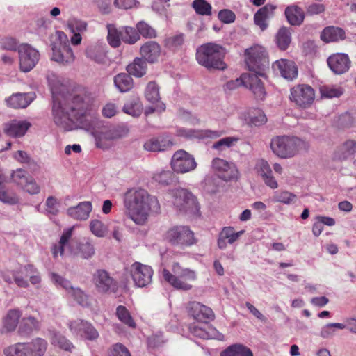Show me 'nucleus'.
Segmentation results:
<instances>
[{
  "mask_svg": "<svg viewBox=\"0 0 356 356\" xmlns=\"http://www.w3.org/2000/svg\"><path fill=\"white\" fill-rule=\"evenodd\" d=\"M189 329L194 336L203 339L216 338L218 334L217 330L208 323H204V327L191 325Z\"/></svg>",
  "mask_w": 356,
  "mask_h": 356,
  "instance_id": "f704fd0d",
  "label": "nucleus"
},
{
  "mask_svg": "<svg viewBox=\"0 0 356 356\" xmlns=\"http://www.w3.org/2000/svg\"><path fill=\"white\" fill-rule=\"evenodd\" d=\"M19 68L24 72H30L40 60L39 51L28 44H24L18 48Z\"/></svg>",
  "mask_w": 356,
  "mask_h": 356,
  "instance_id": "4468645a",
  "label": "nucleus"
},
{
  "mask_svg": "<svg viewBox=\"0 0 356 356\" xmlns=\"http://www.w3.org/2000/svg\"><path fill=\"white\" fill-rule=\"evenodd\" d=\"M319 92L321 97H339L343 95V89L340 86L322 85L319 87Z\"/></svg>",
  "mask_w": 356,
  "mask_h": 356,
  "instance_id": "09e8293b",
  "label": "nucleus"
},
{
  "mask_svg": "<svg viewBox=\"0 0 356 356\" xmlns=\"http://www.w3.org/2000/svg\"><path fill=\"white\" fill-rule=\"evenodd\" d=\"M175 178L174 173L170 170H162L154 175L153 179L159 184L167 186L170 184Z\"/></svg>",
  "mask_w": 356,
  "mask_h": 356,
  "instance_id": "4d7b16f0",
  "label": "nucleus"
},
{
  "mask_svg": "<svg viewBox=\"0 0 356 356\" xmlns=\"http://www.w3.org/2000/svg\"><path fill=\"white\" fill-rule=\"evenodd\" d=\"M285 15L288 22L292 26L300 25L305 19L304 11L297 6H288L285 9Z\"/></svg>",
  "mask_w": 356,
  "mask_h": 356,
  "instance_id": "c9c22d12",
  "label": "nucleus"
},
{
  "mask_svg": "<svg viewBox=\"0 0 356 356\" xmlns=\"http://www.w3.org/2000/svg\"><path fill=\"white\" fill-rule=\"evenodd\" d=\"M31 356H43L47 350V342L41 338H37L29 343Z\"/></svg>",
  "mask_w": 356,
  "mask_h": 356,
  "instance_id": "3c124183",
  "label": "nucleus"
},
{
  "mask_svg": "<svg viewBox=\"0 0 356 356\" xmlns=\"http://www.w3.org/2000/svg\"><path fill=\"white\" fill-rule=\"evenodd\" d=\"M296 195L286 191L275 192L273 197L275 202L289 204L295 201Z\"/></svg>",
  "mask_w": 356,
  "mask_h": 356,
  "instance_id": "6e6d98bb",
  "label": "nucleus"
},
{
  "mask_svg": "<svg viewBox=\"0 0 356 356\" xmlns=\"http://www.w3.org/2000/svg\"><path fill=\"white\" fill-rule=\"evenodd\" d=\"M74 226L63 230L58 244H54L51 252L54 258L58 254L63 256L65 251L73 257L89 259L95 254V249L92 241L88 238L78 241L73 238Z\"/></svg>",
  "mask_w": 356,
  "mask_h": 356,
  "instance_id": "7ed1b4c3",
  "label": "nucleus"
},
{
  "mask_svg": "<svg viewBox=\"0 0 356 356\" xmlns=\"http://www.w3.org/2000/svg\"><path fill=\"white\" fill-rule=\"evenodd\" d=\"M164 240L171 245L182 249L190 247L197 243L194 232L189 227L175 225L169 228L163 235Z\"/></svg>",
  "mask_w": 356,
  "mask_h": 356,
  "instance_id": "6e6552de",
  "label": "nucleus"
},
{
  "mask_svg": "<svg viewBox=\"0 0 356 356\" xmlns=\"http://www.w3.org/2000/svg\"><path fill=\"white\" fill-rule=\"evenodd\" d=\"M114 84L121 92H126L132 89L134 81L129 73H120L115 76Z\"/></svg>",
  "mask_w": 356,
  "mask_h": 356,
  "instance_id": "58836bf2",
  "label": "nucleus"
},
{
  "mask_svg": "<svg viewBox=\"0 0 356 356\" xmlns=\"http://www.w3.org/2000/svg\"><path fill=\"white\" fill-rule=\"evenodd\" d=\"M137 32L145 38H154L156 36L154 29L144 22H140L136 25Z\"/></svg>",
  "mask_w": 356,
  "mask_h": 356,
  "instance_id": "bf43d9fd",
  "label": "nucleus"
},
{
  "mask_svg": "<svg viewBox=\"0 0 356 356\" xmlns=\"http://www.w3.org/2000/svg\"><path fill=\"white\" fill-rule=\"evenodd\" d=\"M31 123L26 121L13 120L5 124V133L12 137L23 136L31 127Z\"/></svg>",
  "mask_w": 356,
  "mask_h": 356,
  "instance_id": "7c9ffc66",
  "label": "nucleus"
},
{
  "mask_svg": "<svg viewBox=\"0 0 356 356\" xmlns=\"http://www.w3.org/2000/svg\"><path fill=\"white\" fill-rule=\"evenodd\" d=\"M175 143L168 136H159L147 140L143 145L145 150L149 152H163L174 145Z\"/></svg>",
  "mask_w": 356,
  "mask_h": 356,
  "instance_id": "b1692460",
  "label": "nucleus"
},
{
  "mask_svg": "<svg viewBox=\"0 0 356 356\" xmlns=\"http://www.w3.org/2000/svg\"><path fill=\"white\" fill-rule=\"evenodd\" d=\"M273 153L282 159L291 158L309 149V144L298 137L280 136L273 138L270 143Z\"/></svg>",
  "mask_w": 356,
  "mask_h": 356,
  "instance_id": "20e7f679",
  "label": "nucleus"
},
{
  "mask_svg": "<svg viewBox=\"0 0 356 356\" xmlns=\"http://www.w3.org/2000/svg\"><path fill=\"white\" fill-rule=\"evenodd\" d=\"M275 70H278L282 77L293 80L298 76V67L294 62L282 59L273 64Z\"/></svg>",
  "mask_w": 356,
  "mask_h": 356,
  "instance_id": "bb28decb",
  "label": "nucleus"
},
{
  "mask_svg": "<svg viewBox=\"0 0 356 356\" xmlns=\"http://www.w3.org/2000/svg\"><path fill=\"white\" fill-rule=\"evenodd\" d=\"M11 179L14 183L22 187L31 195L38 194L40 191V187L35 180L23 169L19 168L13 171Z\"/></svg>",
  "mask_w": 356,
  "mask_h": 356,
  "instance_id": "a211bd4d",
  "label": "nucleus"
},
{
  "mask_svg": "<svg viewBox=\"0 0 356 356\" xmlns=\"http://www.w3.org/2000/svg\"><path fill=\"white\" fill-rule=\"evenodd\" d=\"M121 29L122 33V42L129 44H133L140 39V35L135 29L130 26H125L122 27Z\"/></svg>",
  "mask_w": 356,
  "mask_h": 356,
  "instance_id": "864d4df0",
  "label": "nucleus"
},
{
  "mask_svg": "<svg viewBox=\"0 0 356 356\" xmlns=\"http://www.w3.org/2000/svg\"><path fill=\"white\" fill-rule=\"evenodd\" d=\"M179 135L189 138L216 139L224 134L223 131H213L210 129H179Z\"/></svg>",
  "mask_w": 356,
  "mask_h": 356,
  "instance_id": "a878e982",
  "label": "nucleus"
},
{
  "mask_svg": "<svg viewBox=\"0 0 356 356\" xmlns=\"http://www.w3.org/2000/svg\"><path fill=\"white\" fill-rule=\"evenodd\" d=\"M245 63L250 71L266 78V70L269 67L267 52L264 48L255 46L245 51Z\"/></svg>",
  "mask_w": 356,
  "mask_h": 356,
  "instance_id": "1a4fd4ad",
  "label": "nucleus"
},
{
  "mask_svg": "<svg viewBox=\"0 0 356 356\" xmlns=\"http://www.w3.org/2000/svg\"><path fill=\"white\" fill-rule=\"evenodd\" d=\"M129 273L136 286L145 287L152 282L154 270L150 266L136 261L129 267Z\"/></svg>",
  "mask_w": 356,
  "mask_h": 356,
  "instance_id": "ddd939ff",
  "label": "nucleus"
},
{
  "mask_svg": "<svg viewBox=\"0 0 356 356\" xmlns=\"http://www.w3.org/2000/svg\"><path fill=\"white\" fill-rule=\"evenodd\" d=\"M51 278L54 282L65 289L67 293L79 305L82 306H87L88 305V296L79 288L72 287L69 280L56 273H52Z\"/></svg>",
  "mask_w": 356,
  "mask_h": 356,
  "instance_id": "aec40b11",
  "label": "nucleus"
},
{
  "mask_svg": "<svg viewBox=\"0 0 356 356\" xmlns=\"http://www.w3.org/2000/svg\"><path fill=\"white\" fill-rule=\"evenodd\" d=\"M211 166L218 177L225 181L237 180L239 177L236 165L225 159L218 157L213 159Z\"/></svg>",
  "mask_w": 356,
  "mask_h": 356,
  "instance_id": "2eb2a0df",
  "label": "nucleus"
},
{
  "mask_svg": "<svg viewBox=\"0 0 356 356\" xmlns=\"http://www.w3.org/2000/svg\"><path fill=\"white\" fill-rule=\"evenodd\" d=\"M192 7L198 15L209 16L212 14V7L206 0H194Z\"/></svg>",
  "mask_w": 356,
  "mask_h": 356,
  "instance_id": "5fc2aeb1",
  "label": "nucleus"
},
{
  "mask_svg": "<svg viewBox=\"0 0 356 356\" xmlns=\"http://www.w3.org/2000/svg\"><path fill=\"white\" fill-rule=\"evenodd\" d=\"M275 7L270 4H267L258 10L254 14V21L256 25L259 26L261 31H264L268 24L266 20L273 15Z\"/></svg>",
  "mask_w": 356,
  "mask_h": 356,
  "instance_id": "72a5a7b5",
  "label": "nucleus"
},
{
  "mask_svg": "<svg viewBox=\"0 0 356 356\" xmlns=\"http://www.w3.org/2000/svg\"><path fill=\"white\" fill-rule=\"evenodd\" d=\"M225 49L220 45L214 43H207L201 45L196 52V59L198 63L208 70H224L226 64L223 59Z\"/></svg>",
  "mask_w": 356,
  "mask_h": 356,
  "instance_id": "39448f33",
  "label": "nucleus"
},
{
  "mask_svg": "<svg viewBox=\"0 0 356 356\" xmlns=\"http://www.w3.org/2000/svg\"><path fill=\"white\" fill-rule=\"evenodd\" d=\"M146 63L142 58H136L131 63L127 66V71L130 75L141 77L146 73Z\"/></svg>",
  "mask_w": 356,
  "mask_h": 356,
  "instance_id": "79ce46f5",
  "label": "nucleus"
},
{
  "mask_svg": "<svg viewBox=\"0 0 356 356\" xmlns=\"http://www.w3.org/2000/svg\"><path fill=\"white\" fill-rule=\"evenodd\" d=\"M187 311L195 320L204 323H208L213 320L215 316L211 308L196 301L190 302L188 304Z\"/></svg>",
  "mask_w": 356,
  "mask_h": 356,
  "instance_id": "412c9836",
  "label": "nucleus"
},
{
  "mask_svg": "<svg viewBox=\"0 0 356 356\" xmlns=\"http://www.w3.org/2000/svg\"><path fill=\"white\" fill-rule=\"evenodd\" d=\"M92 282L100 293H115L118 289V282L104 269H97L92 275Z\"/></svg>",
  "mask_w": 356,
  "mask_h": 356,
  "instance_id": "f8f14e48",
  "label": "nucleus"
},
{
  "mask_svg": "<svg viewBox=\"0 0 356 356\" xmlns=\"http://www.w3.org/2000/svg\"><path fill=\"white\" fill-rule=\"evenodd\" d=\"M218 18L221 22L228 24L234 22L236 16L232 10L224 9L219 12Z\"/></svg>",
  "mask_w": 356,
  "mask_h": 356,
  "instance_id": "774afa93",
  "label": "nucleus"
},
{
  "mask_svg": "<svg viewBox=\"0 0 356 356\" xmlns=\"http://www.w3.org/2000/svg\"><path fill=\"white\" fill-rule=\"evenodd\" d=\"M238 140L236 137H225L214 143L212 148L218 151H223L226 148L232 147Z\"/></svg>",
  "mask_w": 356,
  "mask_h": 356,
  "instance_id": "052dcab7",
  "label": "nucleus"
},
{
  "mask_svg": "<svg viewBox=\"0 0 356 356\" xmlns=\"http://www.w3.org/2000/svg\"><path fill=\"white\" fill-rule=\"evenodd\" d=\"M70 331L76 334H79L90 341H95L99 337V332L95 327L88 321L76 319L69 323Z\"/></svg>",
  "mask_w": 356,
  "mask_h": 356,
  "instance_id": "6ab92c4d",
  "label": "nucleus"
},
{
  "mask_svg": "<svg viewBox=\"0 0 356 356\" xmlns=\"http://www.w3.org/2000/svg\"><path fill=\"white\" fill-rule=\"evenodd\" d=\"M289 99L300 108L310 107L315 99L313 88L307 84H298L290 90Z\"/></svg>",
  "mask_w": 356,
  "mask_h": 356,
  "instance_id": "9d476101",
  "label": "nucleus"
},
{
  "mask_svg": "<svg viewBox=\"0 0 356 356\" xmlns=\"http://www.w3.org/2000/svg\"><path fill=\"white\" fill-rule=\"evenodd\" d=\"M90 228L92 233L98 237L104 236L106 231L105 225L99 220H91Z\"/></svg>",
  "mask_w": 356,
  "mask_h": 356,
  "instance_id": "e2e57ef3",
  "label": "nucleus"
},
{
  "mask_svg": "<svg viewBox=\"0 0 356 356\" xmlns=\"http://www.w3.org/2000/svg\"><path fill=\"white\" fill-rule=\"evenodd\" d=\"M345 38L344 30L333 26L325 27L321 33V39L325 42H339Z\"/></svg>",
  "mask_w": 356,
  "mask_h": 356,
  "instance_id": "473e14b6",
  "label": "nucleus"
},
{
  "mask_svg": "<svg viewBox=\"0 0 356 356\" xmlns=\"http://www.w3.org/2000/svg\"><path fill=\"white\" fill-rule=\"evenodd\" d=\"M327 65L334 73L342 74L349 70L350 60L347 54L337 53L329 56Z\"/></svg>",
  "mask_w": 356,
  "mask_h": 356,
  "instance_id": "4be33fe9",
  "label": "nucleus"
},
{
  "mask_svg": "<svg viewBox=\"0 0 356 356\" xmlns=\"http://www.w3.org/2000/svg\"><path fill=\"white\" fill-rule=\"evenodd\" d=\"M173 204L180 211L193 214L199 211V205L196 197L184 188H179L175 191Z\"/></svg>",
  "mask_w": 356,
  "mask_h": 356,
  "instance_id": "9b49d317",
  "label": "nucleus"
},
{
  "mask_svg": "<svg viewBox=\"0 0 356 356\" xmlns=\"http://www.w3.org/2000/svg\"><path fill=\"white\" fill-rule=\"evenodd\" d=\"M356 153V141L348 140L338 147L334 153V156L339 160H344Z\"/></svg>",
  "mask_w": 356,
  "mask_h": 356,
  "instance_id": "4c0bfd02",
  "label": "nucleus"
},
{
  "mask_svg": "<svg viewBox=\"0 0 356 356\" xmlns=\"http://www.w3.org/2000/svg\"><path fill=\"white\" fill-rule=\"evenodd\" d=\"M46 211L52 215H56L58 212V202L53 196L49 197L46 200Z\"/></svg>",
  "mask_w": 356,
  "mask_h": 356,
  "instance_id": "338daca9",
  "label": "nucleus"
},
{
  "mask_svg": "<svg viewBox=\"0 0 356 356\" xmlns=\"http://www.w3.org/2000/svg\"><path fill=\"white\" fill-rule=\"evenodd\" d=\"M244 233L243 230L235 232L232 227H225L219 233L217 241L218 247L221 249H225L227 244H233L238 240L239 237Z\"/></svg>",
  "mask_w": 356,
  "mask_h": 356,
  "instance_id": "c85d7f7f",
  "label": "nucleus"
},
{
  "mask_svg": "<svg viewBox=\"0 0 356 356\" xmlns=\"http://www.w3.org/2000/svg\"><path fill=\"white\" fill-rule=\"evenodd\" d=\"M92 102L90 94L85 88L79 90L69 105L54 104L53 115L56 124L65 130L72 129L75 123H83Z\"/></svg>",
  "mask_w": 356,
  "mask_h": 356,
  "instance_id": "f03ea898",
  "label": "nucleus"
},
{
  "mask_svg": "<svg viewBox=\"0 0 356 356\" xmlns=\"http://www.w3.org/2000/svg\"><path fill=\"white\" fill-rule=\"evenodd\" d=\"M257 74H248L245 76V86L253 92L257 99H264L266 96V90L263 82Z\"/></svg>",
  "mask_w": 356,
  "mask_h": 356,
  "instance_id": "cd10ccee",
  "label": "nucleus"
},
{
  "mask_svg": "<svg viewBox=\"0 0 356 356\" xmlns=\"http://www.w3.org/2000/svg\"><path fill=\"white\" fill-rule=\"evenodd\" d=\"M172 270L178 275H173L167 269H163L162 271L163 280L177 290H191L193 287L191 282H195L197 279L195 272L188 268L181 269V266L177 262L172 264Z\"/></svg>",
  "mask_w": 356,
  "mask_h": 356,
  "instance_id": "0eeeda50",
  "label": "nucleus"
},
{
  "mask_svg": "<svg viewBox=\"0 0 356 356\" xmlns=\"http://www.w3.org/2000/svg\"><path fill=\"white\" fill-rule=\"evenodd\" d=\"M107 40L108 44L113 48L119 47L122 41V29H117L113 24H108Z\"/></svg>",
  "mask_w": 356,
  "mask_h": 356,
  "instance_id": "c03bdc74",
  "label": "nucleus"
},
{
  "mask_svg": "<svg viewBox=\"0 0 356 356\" xmlns=\"http://www.w3.org/2000/svg\"><path fill=\"white\" fill-rule=\"evenodd\" d=\"M161 53V46L155 41L145 42L140 49L141 58L146 62L154 63L158 61Z\"/></svg>",
  "mask_w": 356,
  "mask_h": 356,
  "instance_id": "393cba45",
  "label": "nucleus"
},
{
  "mask_svg": "<svg viewBox=\"0 0 356 356\" xmlns=\"http://www.w3.org/2000/svg\"><path fill=\"white\" fill-rule=\"evenodd\" d=\"M291 41V33L286 27H282L276 35V43L281 50H286Z\"/></svg>",
  "mask_w": 356,
  "mask_h": 356,
  "instance_id": "a18cd8bd",
  "label": "nucleus"
},
{
  "mask_svg": "<svg viewBox=\"0 0 356 356\" xmlns=\"http://www.w3.org/2000/svg\"><path fill=\"white\" fill-rule=\"evenodd\" d=\"M197 163L194 157L185 150L175 152L172 157L171 167L177 173H186L195 169Z\"/></svg>",
  "mask_w": 356,
  "mask_h": 356,
  "instance_id": "dca6fc26",
  "label": "nucleus"
},
{
  "mask_svg": "<svg viewBox=\"0 0 356 356\" xmlns=\"http://www.w3.org/2000/svg\"><path fill=\"white\" fill-rule=\"evenodd\" d=\"M51 343L65 351L72 352L75 348V346L65 337L59 334H54Z\"/></svg>",
  "mask_w": 356,
  "mask_h": 356,
  "instance_id": "603ef678",
  "label": "nucleus"
},
{
  "mask_svg": "<svg viewBox=\"0 0 356 356\" xmlns=\"http://www.w3.org/2000/svg\"><path fill=\"white\" fill-rule=\"evenodd\" d=\"M145 97L146 99L152 104L159 102L160 99L159 87L155 81H150L147 83Z\"/></svg>",
  "mask_w": 356,
  "mask_h": 356,
  "instance_id": "8fccbe9b",
  "label": "nucleus"
},
{
  "mask_svg": "<svg viewBox=\"0 0 356 356\" xmlns=\"http://www.w3.org/2000/svg\"><path fill=\"white\" fill-rule=\"evenodd\" d=\"M3 280L11 284L13 282L21 288L29 287V282L25 277H29V280L32 284H38L41 282V277L37 268L32 264L20 266L16 270H6L1 272Z\"/></svg>",
  "mask_w": 356,
  "mask_h": 356,
  "instance_id": "423d86ee",
  "label": "nucleus"
},
{
  "mask_svg": "<svg viewBox=\"0 0 356 356\" xmlns=\"http://www.w3.org/2000/svg\"><path fill=\"white\" fill-rule=\"evenodd\" d=\"M92 206L90 202L86 201L79 203L77 206L67 209V214L76 220H86L88 218Z\"/></svg>",
  "mask_w": 356,
  "mask_h": 356,
  "instance_id": "2f4dec72",
  "label": "nucleus"
},
{
  "mask_svg": "<svg viewBox=\"0 0 356 356\" xmlns=\"http://www.w3.org/2000/svg\"><path fill=\"white\" fill-rule=\"evenodd\" d=\"M220 356H253L252 350L241 344H234L220 353Z\"/></svg>",
  "mask_w": 356,
  "mask_h": 356,
  "instance_id": "37998d69",
  "label": "nucleus"
},
{
  "mask_svg": "<svg viewBox=\"0 0 356 356\" xmlns=\"http://www.w3.org/2000/svg\"><path fill=\"white\" fill-rule=\"evenodd\" d=\"M0 201L9 204H16L19 202V197L15 193L6 191L4 186L0 182Z\"/></svg>",
  "mask_w": 356,
  "mask_h": 356,
  "instance_id": "680f3d73",
  "label": "nucleus"
},
{
  "mask_svg": "<svg viewBox=\"0 0 356 356\" xmlns=\"http://www.w3.org/2000/svg\"><path fill=\"white\" fill-rule=\"evenodd\" d=\"M123 111L134 117L139 116L143 111V104L138 98L129 100L123 106Z\"/></svg>",
  "mask_w": 356,
  "mask_h": 356,
  "instance_id": "de8ad7c7",
  "label": "nucleus"
},
{
  "mask_svg": "<svg viewBox=\"0 0 356 356\" xmlns=\"http://www.w3.org/2000/svg\"><path fill=\"white\" fill-rule=\"evenodd\" d=\"M21 315V312L19 309L9 310L3 318V328L7 332L15 330L19 323Z\"/></svg>",
  "mask_w": 356,
  "mask_h": 356,
  "instance_id": "ea45409f",
  "label": "nucleus"
},
{
  "mask_svg": "<svg viewBox=\"0 0 356 356\" xmlns=\"http://www.w3.org/2000/svg\"><path fill=\"white\" fill-rule=\"evenodd\" d=\"M29 343H17L4 350L6 356H31Z\"/></svg>",
  "mask_w": 356,
  "mask_h": 356,
  "instance_id": "a19ab883",
  "label": "nucleus"
},
{
  "mask_svg": "<svg viewBox=\"0 0 356 356\" xmlns=\"http://www.w3.org/2000/svg\"><path fill=\"white\" fill-rule=\"evenodd\" d=\"M109 356H131V353L123 344L116 343L110 349Z\"/></svg>",
  "mask_w": 356,
  "mask_h": 356,
  "instance_id": "0e129e2a",
  "label": "nucleus"
},
{
  "mask_svg": "<svg viewBox=\"0 0 356 356\" xmlns=\"http://www.w3.org/2000/svg\"><path fill=\"white\" fill-rule=\"evenodd\" d=\"M86 54L88 58L98 64H106L108 61L105 51L99 45L89 46L86 50Z\"/></svg>",
  "mask_w": 356,
  "mask_h": 356,
  "instance_id": "e433bc0d",
  "label": "nucleus"
},
{
  "mask_svg": "<svg viewBox=\"0 0 356 356\" xmlns=\"http://www.w3.org/2000/svg\"><path fill=\"white\" fill-rule=\"evenodd\" d=\"M126 214L135 224L143 226L154 213H158L160 204L158 199L142 188L128 189L123 196Z\"/></svg>",
  "mask_w": 356,
  "mask_h": 356,
  "instance_id": "f257e3e1",
  "label": "nucleus"
},
{
  "mask_svg": "<svg viewBox=\"0 0 356 356\" xmlns=\"http://www.w3.org/2000/svg\"><path fill=\"white\" fill-rule=\"evenodd\" d=\"M126 134L125 130L121 127L103 126L94 134L96 145L99 148L108 147L107 141L122 138Z\"/></svg>",
  "mask_w": 356,
  "mask_h": 356,
  "instance_id": "f3484780",
  "label": "nucleus"
},
{
  "mask_svg": "<svg viewBox=\"0 0 356 356\" xmlns=\"http://www.w3.org/2000/svg\"><path fill=\"white\" fill-rule=\"evenodd\" d=\"M35 98L34 92L16 93L6 99L7 105L13 108H24L27 107Z\"/></svg>",
  "mask_w": 356,
  "mask_h": 356,
  "instance_id": "c756f323",
  "label": "nucleus"
},
{
  "mask_svg": "<svg viewBox=\"0 0 356 356\" xmlns=\"http://www.w3.org/2000/svg\"><path fill=\"white\" fill-rule=\"evenodd\" d=\"M39 321L34 317L29 316L22 319L20 330L22 332L29 333L33 330L39 329Z\"/></svg>",
  "mask_w": 356,
  "mask_h": 356,
  "instance_id": "13d9d810",
  "label": "nucleus"
},
{
  "mask_svg": "<svg viewBox=\"0 0 356 356\" xmlns=\"http://www.w3.org/2000/svg\"><path fill=\"white\" fill-rule=\"evenodd\" d=\"M52 51V60L58 63L65 65L70 64L74 60V56L70 44L54 43Z\"/></svg>",
  "mask_w": 356,
  "mask_h": 356,
  "instance_id": "5701e85b",
  "label": "nucleus"
},
{
  "mask_svg": "<svg viewBox=\"0 0 356 356\" xmlns=\"http://www.w3.org/2000/svg\"><path fill=\"white\" fill-rule=\"evenodd\" d=\"M333 328L343 329L345 325L339 323H332L327 324L324 326L321 331V336L323 338H328L334 334V330Z\"/></svg>",
  "mask_w": 356,
  "mask_h": 356,
  "instance_id": "69168bd1",
  "label": "nucleus"
},
{
  "mask_svg": "<svg viewBox=\"0 0 356 356\" xmlns=\"http://www.w3.org/2000/svg\"><path fill=\"white\" fill-rule=\"evenodd\" d=\"M115 314L120 321L129 327L135 328L136 324L131 316L130 312L126 307L123 305H119L116 308Z\"/></svg>",
  "mask_w": 356,
  "mask_h": 356,
  "instance_id": "49530a36",
  "label": "nucleus"
}]
</instances>
